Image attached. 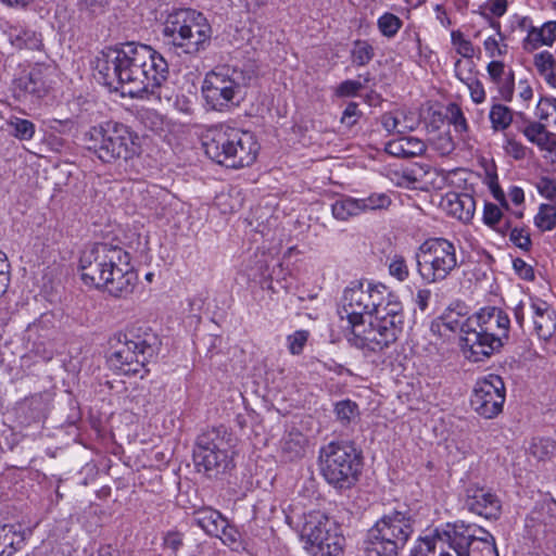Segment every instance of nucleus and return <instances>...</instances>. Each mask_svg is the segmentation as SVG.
<instances>
[{"label": "nucleus", "mask_w": 556, "mask_h": 556, "mask_svg": "<svg viewBox=\"0 0 556 556\" xmlns=\"http://www.w3.org/2000/svg\"><path fill=\"white\" fill-rule=\"evenodd\" d=\"M192 519L197 526L211 536L217 535L218 529L225 527L227 520L218 510L211 507L197 509Z\"/></svg>", "instance_id": "nucleus-26"}, {"label": "nucleus", "mask_w": 556, "mask_h": 556, "mask_svg": "<svg viewBox=\"0 0 556 556\" xmlns=\"http://www.w3.org/2000/svg\"><path fill=\"white\" fill-rule=\"evenodd\" d=\"M7 125L12 129L11 135L21 141L31 140L35 136V124L29 119L11 116Z\"/></svg>", "instance_id": "nucleus-34"}, {"label": "nucleus", "mask_w": 556, "mask_h": 556, "mask_svg": "<svg viewBox=\"0 0 556 556\" xmlns=\"http://www.w3.org/2000/svg\"><path fill=\"white\" fill-rule=\"evenodd\" d=\"M464 508L485 519L496 520L502 514V502L490 490L470 485L466 489Z\"/></svg>", "instance_id": "nucleus-20"}, {"label": "nucleus", "mask_w": 556, "mask_h": 556, "mask_svg": "<svg viewBox=\"0 0 556 556\" xmlns=\"http://www.w3.org/2000/svg\"><path fill=\"white\" fill-rule=\"evenodd\" d=\"M50 68L36 65L23 73L13 83L14 97L20 101L37 102L45 98L50 90Z\"/></svg>", "instance_id": "nucleus-19"}, {"label": "nucleus", "mask_w": 556, "mask_h": 556, "mask_svg": "<svg viewBox=\"0 0 556 556\" xmlns=\"http://www.w3.org/2000/svg\"><path fill=\"white\" fill-rule=\"evenodd\" d=\"M318 458L321 476L334 489L350 490L358 482L363 456L352 442H330L320 448Z\"/></svg>", "instance_id": "nucleus-8"}, {"label": "nucleus", "mask_w": 556, "mask_h": 556, "mask_svg": "<svg viewBox=\"0 0 556 556\" xmlns=\"http://www.w3.org/2000/svg\"><path fill=\"white\" fill-rule=\"evenodd\" d=\"M402 143H403L402 138L392 140L387 143L386 151L393 156L406 159L405 152H404V144H402Z\"/></svg>", "instance_id": "nucleus-63"}, {"label": "nucleus", "mask_w": 556, "mask_h": 556, "mask_svg": "<svg viewBox=\"0 0 556 556\" xmlns=\"http://www.w3.org/2000/svg\"><path fill=\"white\" fill-rule=\"evenodd\" d=\"M489 117L494 130H505L513 122L510 109L503 104L492 105Z\"/></svg>", "instance_id": "nucleus-35"}, {"label": "nucleus", "mask_w": 556, "mask_h": 556, "mask_svg": "<svg viewBox=\"0 0 556 556\" xmlns=\"http://www.w3.org/2000/svg\"><path fill=\"white\" fill-rule=\"evenodd\" d=\"M554 450V442L549 439H538L530 446L531 454L541 460L552 455Z\"/></svg>", "instance_id": "nucleus-45"}, {"label": "nucleus", "mask_w": 556, "mask_h": 556, "mask_svg": "<svg viewBox=\"0 0 556 556\" xmlns=\"http://www.w3.org/2000/svg\"><path fill=\"white\" fill-rule=\"evenodd\" d=\"M125 250L108 242H97L86 247L79 257L78 270L86 286L97 288L118 260V252Z\"/></svg>", "instance_id": "nucleus-14"}, {"label": "nucleus", "mask_w": 556, "mask_h": 556, "mask_svg": "<svg viewBox=\"0 0 556 556\" xmlns=\"http://www.w3.org/2000/svg\"><path fill=\"white\" fill-rule=\"evenodd\" d=\"M231 434L224 426L202 431L193 448V462L198 471L210 478H216L232 467L229 456Z\"/></svg>", "instance_id": "nucleus-11"}, {"label": "nucleus", "mask_w": 556, "mask_h": 556, "mask_svg": "<svg viewBox=\"0 0 556 556\" xmlns=\"http://www.w3.org/2000/svg\"><path fill=\"white\" fill-rule=\"evenodd\" d=\"M535 226L542 231H549L556 226V207L542 204L534 218Z\"/></svg>", "instance_id": "nucleus-37"}, {"label": "nucleus", "mask_w": 556, "mask_h": 556, "mask_svg": "<svg viewBox=\"0 0 556 556\" xmlns=\"http://www.w3.org/2000/svg\"><path fill=\"white\" fill-rule=\"evenodd\" d=\"M331 212L333 217L338 220H348L351 217L362 214L357 199L351 197H343L336 200L331 205Z\"/></svg>", "instance_id": "nucleus-33"}, {"label": "nucleus", "mask_w": 556, "mask_h": 556, "mask_svg": "<svg viewBox=\"0 0 556 556\" xmlns=\"http://www.w3.org/2000/svg\"><path fill=\"white\" fill-rule=\"evenodd\" d=\"M162 35L178 53L197 56L211 45L212 27L201 12L179 9L167 15Z\"/></svg>", "instance_id": "nucleus-4"}, {"label": "nucleus", "mask_w": 556, "mask_h": 556, "mask_svg": "<svg viewBox=\"0 0 556 556\" xmlns=\"http://www.w3.org/2000/svg\"><path fill=\"white\" fill-rule=\"evenodd\" d=\"M509 240L519 249L529 251L531 248V238L523 228L515 227L509 233Z\"/></svg>", "instance_id": "nucleus-53"}, {"label": "nucleus", "mask_w": 556, "mask_h": 556, "mask_svg": "<svg viewBox=\"0 0 556 556\" xmlns=\"http://www.w3.org/2000/svg\"><path fill=\"white\" fill-rule=\"evenodd\" d=\"M308 331L306 330H298L294 333L288 336V348L291 354L299 355L302 353L307 339H308Z\"/></svg>", "instance_id": "nucleus-46"}, {"label": "nucleus", "mask_w": 556, "mask_h": 556, "mask_svg": "<svg viewBox=\"0 0 556 556\" xmlns=\"http://www.w3.org/2000/svg\"><path fill=\"white\" fill-rule=\"evenodd\" d=\"M417 273L426 283L445 280L458 267L456 247L445 238L424 241L415 253Z\"/></svg>", "instance_id": "nucleus-12"}, {"label": "nucleus", "mask_w": 556, "mask_h": 556, "mask_svg": "<svg viewBox=\"0 0 556 556\" xmlns=\"http://www.w3.org/2000/svg\"><path fill=\"white\" fill-rule=\"evenodd\" d=\"M431 296L432 292L429 289L417 290L414 301L421 312H426L428 309Z\"/></svg>", "instance_id": "nucleus-62"}, {"label": "nucleus", "mask_w": 556, "mask_h": 556, "mask_svg": "<svg viewBox=\"0 0 556 556\" xmlns=\"http://www.w3.org/2000/svg\"><path fill=\"white\" fill-rule=\"evenodd\" d=\"M96 70L104 85L131 98L154 93L169 75L168 63L160 52L134 41L100 51Z\"/></svg>", "instance_id": "nucleus-1"}, {"label": "nucleus", "mask_w": 556, "mask_h": 556, "mask_svg": "<svg viewBox=\"0 0 556 556\" xmlns=\"http://www.w3.org/2000/svg\"><path fill=\"white\" fill-rule=\"evenodd\" d=\"M441 206L448 215L468 223L473 217L476 201L469 193L447 192L441 201Z\"/></svg>", "instance_id": "nucleus-23"}, {"label": "nucleus", "mask_w": 556, "mask_h": 556, "mask_svg": "<svg viewBox=\"0 0 556 556\" xmlns=\"http://www.w3.org/2000/svg\"><path fill=\"white\" fill-rule=\"evenodd\" d=\"M450 113H451V123L454 125L455 130L458 132L467 131L468 125H467V121H466L462 110L457 105H453L450 109Z\"/></svg>", "instance_id": "nucleus-58"}, {"label": "nucleus", "mask_w": 556, "mask_h": 556, "mask_svg": "<svg viewBox=\"0 0 556 556\" xmlns=\"http://www.w3.org/2000/svg\"><path fill=\"white\" fill-rule=\"evenodd\" d=\"M439 541L456 556H498L495 538L489 531L464 522L447 525Z\"/></svg>", "instance_id": "nucleus-13"}, {"label": "nucleus", "mask_w": 556, "mask_h": 556, "mask_svg": "<svg viewBox=\"0 0 556 556\" xmlns=\"http://www.w3.org/2000/svg\"><path fill=\"white\" fill-rule=\"evenodd\" d=\"M339 314L341 319L346 318L351 327L350 337H354L356 329L364 328L365 317L371 318L368 281H352L350 283L343 292Z\"/></svg>", "instance_id": "nucleus-15"}, {"label": "nucleus", "mask_w": 556, "mask_h": 556, "mask_svg": "<svg viewBox=\"0 0 556 556\" xmlns=\"http://www.w3.org/2000/svg\"><path fill=\"white\" fill-rule=\"evenodd\" d=\"M460 60H458L455 63V72L456 76L466 85L468 86L470 90V97L475 103H482L485 100V91L483 88V85L478 79H475L472 77L464 78L460 74L459 67H460Z\"/></svg>", "instance_id": "nucleus-41"}, {"label": "nucleus", "mask_w": 556, "mask_h": 556, "mask_svg": "<svg viewBox=\"0 0 556 556\" xmlns=\"http://www.w3.org/2000/svg\"><path fill=\"white\" fill-rule=\"evenodd\" d=\"M538 192L547 200L556 203V180L549 177H541L536 182Z\"/></svg>", "instance_id": "nucleus-51"}, {"label": "nucleus", "mask_w": 556, "mask_h": 556, "mask_svg": "<svg viewBox=\"0 0 556 556\" xmlns=\"http://www.w3.org/2000/svg\"><path fill=\"white\" fill-rule=\"evenodd\" d=\"M438 541L430 538L420 539L418 544L412 549L410 556H454L443 549L437 553Z\"/></svg>", "instance_id": "nucleus-39"}, {"label": "nucleus", "mask_w": 556, "mask_h": 556, "mask_svg": "<svg viewBox=\"0 0 556 556\" xmlns=\"http://www.w3.org/2000/svg\"><path fill=\"white\" fill-rule=\"evenodd\" d=\"M218 530V534L215 536L220 539L225 545L229 546L233 551H237L239 547H241V533L235 526L230 525L228 520L225 521V527Z\"/></svg>", "instance_id": "nucleus-40"}, {"label": "nucleus", "mask_w": 556, "mask_h": 556, "mask_svg": "<svg viewBox=\"0 0 556 556\" xmlns=\"http://www.w3.org/2000/svg\"><path fill=\"white\" fill-rule=\"evenodd\" d=\"M352 62L357 66L368 64L375 56L374 48L365 40H356L351 51Z\"/></svg>", "instance_id": "nucleus-36"}, {"label": "nucleus", "mask_w": 556, "mask_h": 556, "mask_svg": "<svg viewBox=\"0 0 556 556\" xmlns=\"http://www.w3.org/2000/svg\"><path fill=\"white\" fill-rule=\"evenodd\" d=\"M361 213L387 208L391 204L390 198L386 193H372L367 198L357 199Z\"/></svg>", "instance_id": "nucleus-42"}, {"label": "nucleus", "mask_w": 556, "mask_h": 556, "mask_svg": "<svg viewBox=\"0 0 556 556\" xmlns=\"http://www.w3.org/2000/svg\"><path fill=\"white\" fill-rule=\"evenodd\" d=\"M361 116V111L358 110V104L355 102H350L343 111L341 123L346 127L354 126Z\"/></svg>", "instance_id": "nucleus-57"}, {"label": "nucleus", "mask_w": 556, "mask_h": 556, "mask_svg": "<svg viewBox=\"0 0 556 556\" xmlns=\"http://www.w3.org/2000/svg\"><path fill=\"white\" fill-rule=\"evenodd\" d=\"M505 402V384L497 375H489L479 380L470 400L472 408L484 418H494Z\"/></svg>", "instance_id": "nucleus-17"}, {"label": "nucleus", "mask_w": 556, "mask_h": 556, "mask_svg": "<svg viewBox=\"0 0 556 556\" xmlns=\"http://www.w3.org/2000/svg\"><path fill=\"white\" fill-rule=\"evenodd\" d=\"M504 68H505V65L501 61H491L488 64L486 71H488V74L490 75L492 81H494L497 85L502 84Z\"/></svg>", "instance_id": "nucleus-60"}, {"label": "nucleus", "mask_w": 556, "mask_h": 556, "mask_svg": "<svg viewBox=\"0 0 556 556\" xmlns=\"http://www.w3.org/2000/svg\"><path fill=\"white\" fill-rule=\"evenodd\" d=\"M525 137L541 150L556 152V134L551 132L540 122L530 121L521 129Z\"/></svg>", "instance_id": "nucleus-24"}, {"label": "nucleus", "mask_w": 556, "mask_h": 556, "mask_svg": "<svg viewBox=\"0 0 556 556\" xmlns=\"http://www.w3.org/2000/svg\"><path fill=\"white\" fill-rule=\"evenodd\" d=\"M249 77L242 70L230 66L217 67L204 78L203 98L212 110L228 111L240 104Z\"/></svg>", "instance_id": "nucleus-10"}, {"label": "nucleus", "mask_w": 556, "mask_h": 556, "mask_svg": "<svg viewBox=\"0 0 556 556\" xmlns=\"http://www.w3.org/2000/svg\"><path fill=\"white\" fill-rule=\"evenodd\" d=\"M484 49L490 58L501 56V46L494 37H489L483 42Z\"/></svg>", "instance_id": "nucleus-64"}, {"label": "nucleus", "mask_w": 556, "mask_h": 556, "mask_svg": "<svg viewBox=\"0 0 556 556\" xmlns=\"http://www.w3.org/2000/svg\"><path fill=\"white\" fill-rule=\"evenodd\" d=\"M513 267L516 271V274L525 279V280H533L534 279V271L532 266L527 264L522 258H515L513 261Z\"/></svg>", "instance_id": "nucleus-59"}, {"label": "nucleus", "mask_w": 556, "mask_h": 556, "mask_svg": "<svg viewBox=\"0 0 556 556\" xmlns=\"http://www.w3.org/2000/svg\"><path fill=\"white\" fill-rule=\"evenodd\" d=\"M381 124L388 132L396 131L399 134H402L407 128L405 126H402L399 116L392 113H384L381 116Z\"/></svg>", "instance_id": "nucleus-55"}, {"label": "nucleus", "mask_w": 556, "mask_h": 556, "mask_svg": "<svg viewBox=\"0 0 556 556\" xmlns=\"http://www.w3.org/2000/svg\"><path fill=\"white\" fill-rule=\"evenodd\" d=\"M9 37L11 43L17 49L40 50L42 47L41 35L29 28L13 27Z\"/></svg>", "instance_id": "nucleus-30"}, {"label": "nucleus", "mask_w": 556, "mask_h": 556, "mask_svg": "<svg viewBox=\"0 0 556 556\" xmlns=\"http://www.w3.org/2000/svg\"><path fill=\"white\" fill-rule=\"evenodd\" d=\"M405 323L402 303L390 304L379 314L369 318V327L356 329L354 337H349L352 345L371 352L382 351L393 344L403 331Z\"/></svg>", "instance_id": "nucleus-9"}, {"label": "nucleus", "mask_w": 556, "mask_h": 556, "mask_svg": "<svg viewBox=\"0 0 556 556\" xmlns=\"http://www.w3.org/2000/svg\"><path fill=\"white\" fill-rule=\"evenodd\" d=\"M163 546L169 552L168 556H178L184 546V534L179 531H168L163 538Z\"/></svg>", "instance_id": "nucleus-44"}, {"label": "nucleus", "mask_w": 556, "mask_h": 556, "mask_svg": "<svg viewBox=\"0 0 556 556\" xmlns=\"http://www.w3.org/2000/svg\"><path fill=\"white\" fill-rule=\"evenodd\" d=\"M141 121L153 132H159L163 129V119L155 111H146L141 115Z\"/></svg>", "instance_id": "nucleus-56"}, {"label": "nucleus", "mask_w": 556, "mask_h": 556, "mask_svg": "<svg viewBox=\"0 0 556 556\" xmlns=\"http://www.w3.org/2000/svg\"><path fill=\"white\" fill-rule=\"evenodd\" d=\"M389 273L399 281H405L409 276L408 266L403 256L395 255L389 265Z\"/></svg>", "instance_id": "nucleus-47"}, {"label": "nucleus", "mask_w": 556, "mask_h": 556, "mask_svg": "<svg viewBox=\"0 0 556 556\" xmlns=\"http://www.w3.org/2000/svg\"><path fill=\"white\" fill-rule=\"evenodd\" d=\"M530 308L538 338L551 343L556 334V312L547 302L538 298L531 299Z\"/></svg>", "instance_id": "nucleus-21"}, {"label": "nucleus", "mask_w": 556, "mask_h": 556, "mask_svg": "<svg viewBox=\"0 0 556 556\" xmlns=\"http://www.w3.org/2000/svg\"><path fill=\"white\" fill-rule=\"evenodd\" d=\"M556 40V21L545 22L541 27L531 26L523 40V48L532 51L541 46H553Z\"/></svg>", "instance_id": "nucleus-25"}, {"label": "nucleus", "mask_w": 556, "mask_h": 556, "mask_svg": "<svg viewBox=\"0 0 556 556\" xmlns=\"http://www.w3.org/2000/svg\"><path fill=\"white\" fill-rule=\"evenodd\" d=\"M96 289H101L116 299H127L138 285V274L130 263L127 251L118 252V260Z\"/></svg>", "instance_id": "nucleus-18"}, {"label": "nucleus", "mask_w": 556, "mask_h": 556, "mask_svg": "<svg viewBox=\"0 0 556 556\" xmlns=\"http://www.w3.org/2000/svg\"><path fill=\"white\" fill-rule=\"evenodd\" d=\"M307 538L308 551L312 556H341L345 539L343 535L330 530L328 518L311 517L303 527Z\"/></svg>", "instance_id": "nucleus-16"}, {"label": "nucleus", "mask_w": 556, "mask_h": 556, "mask_svg": "<svg viewBox=\"0 0 556 556\" xmlns=\"http://www.w3.org/2000/svg\"><path fill=\"white\" fill-rule=\"evenodd\" d=\"M87 151L104 164L128 162L141 153L140 138L128 125L105 121L83 135Z\"/></svg>", "instance_id": "nucleus-3"}, {"label": "nucleus", "mask_w": 556, "mask_h": 556, "mask_svg": "<svg viewBox=\"0 0 556 556\" xmlns=\"http://www.w3.org/2000/svg\"><path fill=\"white\" fill-rule=\"evenodd\" d=\"M504 149L509 155H513L516 160L523 159L526 155L525 147L515 139H507Z\"/></svg>", "instance_id": "nucleus-61"}, {"label": "nucleus", "mask_w": 556, "mask_h": 556, "mask_svg": "<svg viewBox=\"0 0 556 556\" xmlns=\"http://www.w3.org/2000/svg\"><path fill=\"white\" fill-rule=\"evenodd\" d=\"M555 521V516L548 514V511H545L542 507L541 509H534L531 511L527 518L526 527L529 529L530 534L533 535L534 539L539 540L552 530Z\"/></svg>", "instance_id": "nucleus-29"}, {"label": "nucleus", "mask_w": 556, "mask_h": 556, "mask_svg": "<svg viewBox=\"0 0 556 556\" xmlns=\"http://www.w3.org/2000/svg\"><path fill=\"white\" fill-rule=\"evenodd\" d=\"M415 518L409 509H393L367 531L364 556H399L414 533Z\"/></svg>", "instance_id": "nucleus-6"}, {"label": "nucleus", "mask_w": 556, "mask_h": 556, "mask_svg": "<svg viewBox=\"0 0 556 556\" xmlns=\"http://www.w3.org/2000/svg\"><path fill=\"white\" fill-rule=\"evenodd\" d=\"M470 353L467 358L478 363L498 351L508 340L510 319L506 312L496 306L482 307L469 316Z\"/></svg>", "instance_id": "nucleus-7"}, {"label": "nucleus", "mask_w": 556, "mask_h": 556, "mask_svg": "<svg viewBox=\"0 0 556 556\" xmlns=\"http://www.w3.org/2000/svg\"><path fill=\"white\" fill-rule=\"evenodd\" d=\"M469 317H465V315L456 312L454 309H448L444 314H442L437 320H433L431 324V330L433 332L438 331L441 336L442 329L451 332L459 331L462 333V350L464 355L467 357V354L470 353V343L467 338H469L471 330H469Z\"/></svg>", "instance_id": "nucleus-22"}, {"label": "nucleus", "mask_w": 556, "mask_h": 556, "mask_svg": "<svg viewBox=\"0 0 556 556\" xmlns=\"http://www.w3.org/2000/svg\"><path fill=\"white\" fill-rule=\"evenodd\" d=\"M369 291L371 317L379 314L381 308H388L390 304L401 303L399 296L382 283L369 282Z\"/></svg>", "instance_id": "nucleus-28"}, {"label": "nucleus", "mask_w": 556, "mask_h": 556, "mask_svg": "<svg viewBox=\"0 0 556 556\" xmlns=\"http://www.w3.org/2000/svg\"><path fill=\"white\" fill-rule=\"evenodd\" d=\"M503 213L501 208L494 203H485L483 211V222L494 228L502 220Z\"/></svg>", "instance_id": "nucleus-54"}, {"label": "nucleus", "mask_w": 556, "mask_h": 556, "mask_svg": "<svg viewBox=\"0 0 556 556\" xmlns=\"http://www.w3.org/2000/svg\"><path fill=\"white\" fill-rule=\"evenodd\" d=\"M203 148L212 161L236 169L252 165L258 152L252 134L223 125L206 132Z\"/></svg>", "instance_id": "nucleus-5"}, {"label": "nucleus", "mask_w": 556, "mask_h": 556, "mask_svg": "<svg viewBox=\"0 0 556 556\" xmlns=\"http://www.w3.org/2000/svg\"><path fill=\"white\" fill-rule=\"evenodd\" d=\"M533 63L546 84L556 88V60L554 55L549 51H542L534 55Z\"/></svg>", "instance_id": "nucleus-31"}, {"label": "nucleus", "mask_w": 556, "mask_h": 556, "mask_svg": "<svg viewBox=\"0 0 556 556\" xmlns=\"http://www.w3.org/2000/svg\"><path fill=\"white\" fill-rule=\"evenodd\" d=\"M364 88V84L358 80L348 79L342 81L334 91V94L339 98L354 97L361 89Z\"/></svg>", "instance_id": "nucleus-52"}, {"label": "nucleus", "mask_w": 556, "mask_h": 556, "mask_svg": "<svg viewBox=\"0 0 556 556\" xmlns=\"http://www.w3.org/2000/svg\"><path fill=\"white\" fill-rule=\"evenodd\" d=\"M110 0H80L79 10L89 16H98L105 12Z\"/></svg>", "instance_id": "nucleus-49"}, {"label": "nucleus", "mask_w": 556, "mask_h": 556, "mask_svg": "<svg viewBox=\"0 0 556 556\" xmlns=\"http://www.w3.org/2000/svg\"><path fill=\"white\" fill-rule=\"evenodd\" d=\"M307 439L300 431H290L281 441V454L286 460L293 462L304 457Z\"/></svg>", "instance_id": "nucleus-27"}, {"label": "nucleus", "mask_w": 556, "mask_h": 556, "mask_svg": "<svg viewBox=\"0 0 556 556\" xmlns=\"http://www.w3.org/2000/svg\"><path fill=\"white\" fill-rule=\"evenodd\" d=\"M535 115L540 121H556V99L541 98L536 105Z\"/></svg>", "instance_id": "nucleus-43"}, {"label": "nucleus", "mask_w": 556, "mask_h": 556, "mask_svg": "<svg viewBox=\"0 0 556 556\" xmlns=\"http://www.w3.org/2000/svg\"><path fill=\"white\" fill-rule=\"evenodd\" d=\"M406 159L421 155L426 151V144L416 137H402Z\"/></svg>", "instance_id": "nucleus-48"}, {"label": "nucleus", "mask_w": 556, "mask_h": 556, "mask_svg": "<svg viewBox=\"0 0 556 556\" xmlns=\"http://www.w3.org/2000/svg\"><path fill=\"white\" fill-rule=\"evenodd\" d=\"M161 341L150 328L132 327L110 340L109 367L117 375L143 378L147 364L159 352Z\"/></svg>", "instance_id": "nucleus-2"}, {"label": "nucleus", "mask_w": 556, "mask_h": 556, "mask_svg": "<svg viewBox=\"0 0 556 556\" xmlns=\"http://www.w3.org/2000/svg\"><path fill=\"white\" fill-rule=\"evenodd\" d=\"M47 126L53 132H58L61 135H70L73 130L76 129V123L72 118H49L47 121Z\"/></svg>", "instance_id": "nucleus-50"}, {"label": "nucleus", "mask_w": 556, "mask_h": 556, "mask_svg": "<svg viewBox=\"0 0 556 556\" xmlns=\"http://www.w3.org/2000/svg\"><path fill=\"white\" fill-rule=\"evenodd\" d=\"M333 413L336 420L343 427L356 424L361 415L357 403L349 399L334 403Z\"/></svg>", "instance_id": "nucleus-32"}, {"label": "nucleus", "mask_w": 556, "mask_h": 556, "mask_svg": "<svg viewBox=\"0 0 556 556\" xmlns=\"http://www.w3.org/2000/svg\"><path fill=\"white\" fill-rule=\"evenodd\" d=\"M403 25L402 20L393 13L382 14L377 22L378 29L380 33L388 37H394Z\"/></svg>", "instance_id": "nucleus-38"}]
</instances>
